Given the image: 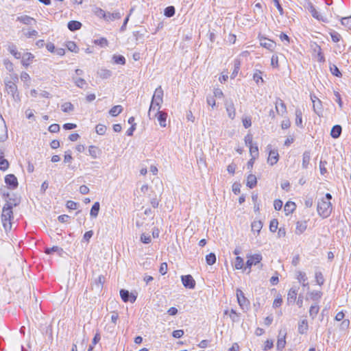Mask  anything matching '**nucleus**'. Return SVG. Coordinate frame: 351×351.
<instances>
[{
  "mask_svg": "<svg viewBox=\"0 0 351 351\" xmlns=\"http://www.w3.org/2000/svg\"><path fill=\"white\" fill-rule=\"evenodd\" d=\"M332 197L327 193L324 197L321 198L317 202V213L323 219L328 217L332 211V205L330 202Z\"/></svg>",
  "mask_w": 351,
  "mask_h": 351,
  "instance_id": "nucleus-1",
  "label": "nucleus"
},
{
  "mask_svg": "<svg viewBox=\"0 0 351 351\" xmlns=\"http://www.w3.org/2000/svg\"><path fill=\"white\" fill-rule=\"evenodd\" d=\"M5 90L8 95H10L14 101L19 102L21 97L16 84L11 80H5Z\"/></svg>",
  "mask_w": 351,
  "mask_h": 351,
  "instance_id": "nucleus-2",
  "label": "nucleus"
},
{
  "mask_svg": "<svg viewBox=\"0 0 351 351\" xmlns=\"http://www.w3.org/2000/svg\"><path fill=\"white\" fill-rule=\"evenodd\" d=\"M263 259L262 255L259 254H256L254 255H251L250 256H247V260L246 261V267L245 269H249V273L251 271V267L252 265H256V264L259 263Z\"/></svg>",
  "mask_w": 351,
  "mask_h": 351,
  "instance_id": "nucleus-3",
  "label": "nucleus"
},
{
  "mask_svg": "<svg viewBox=\"0 0 351 351\" xmlns=\"http://www.w3.org/2000/svg\"><path fill=\"white\" fill-rule=\"evenodd\" d=\"M237 298L239 305L243 310L248 308L249 301L245 297L243 292L239 289H237Z\"/></svg>",
  "mask_w": 351,
  "mask_h": 351,
  "instance_id": "nucleus-4",
  "label": "nucleus"
},
{
  "mask_svg": "<svg viewBox=\"0 0 351 351\" xmlns=\"http://www.w3.org/2000/svg\"><path fill=\"white\" fill-rule=\"evenodd\" d=\"M181 280L184 287L186 289H193L195 287V281L190 274L182 276Z\"/></svg>",
  "mask_w": 351,
  "mask_h": 351,
  "instance_id": "nucleus-5",
  "label": "nucleus"
},
{
  "mask_svg": "<svg viewBox=\"0 0 351 351\" xmlns=\"http://www.w3.org/2000/svg\"><path fill=\"white\" fill-rule=\"evenodd\" d=\"M120 296L124 302H130L131 303L135 302L137 296L132 293H130L128 290L121 289Z\"/></svg>",
  "mask_w": 351,
  "mask_h": 351,
  "instance_id": "nucleus-6",
  "label": "nucleus"
},
{
  "mask_svg": "<svg viewBox=\"0 0 351 351\" xmlns=\"http://www.w3.org/2000/svg\"><path fill=\"white\" fill-rule=\"evenodd\" d=\"M5 182L11 189H15L18 186L16 177L14 174H8L5 177Z\"/></svg>",
  "mask_w": 351,
  "mask_h": 351,
  "instance_id": "nucleus-7",
  "label": "nucleus"
},
{
  "mask_svg": "<svg viewBox=\"0 0 351 351\" xmlns=\"http://www.w3.org/2000/svg\"><path fill=\"white\" fill-rule=\"evenodd\" d=\"M225 106L228 117L231 119H234L236 115V112L233 101L232 100H227L225 102Z\"/></svg>",
  "mask_w": 351,
  "mask_h": 351,
  "instance_id": "nucleus-8",
  "label": "nucleus"
},
{
  "mask_svg": "<svg viewBox=\"0 0 351 351\" xmlns=\"http://www.w3.org/2000/svg\"><path fill=\"white\" fill-rule=\"evenodd\" d=\"M313 102V108L314 112L319 116L322 112V106L321 101L316 96H311Z\"/></svg>",
  "mask_w": 351,
  "mask_h": 351,
  "instance_id": "nucleus-9",
  "label": "nucleus"
},
{
  "mask_svg": "<svg viewBox=\"0 0 351 351\" xmlns=\"http://www.w3.org/2000/svg\"><path fill=\"white\" fill-rule=\"evenodd\" d=\"M1 218L13 219L12 206L7 203L3 208Z\"/></svg>",
  "mask_w": 351,
  "mask_h": 351,
  "instance_id": "nucleus-10",
  "label": "nucleus"
},
{
  "mask_svg": "<svg viewBox=\"0 0 351 351\" xmlns=\"http://www.w3.org/2000/svg\"><path fill=\"white\" fill-rule=\"evenodd\" d=\"M276 110L278 114L283 115L287 112V107L285 102L280 98H277L275 102Z\"/></svg>",
  "mask_w": 351,
  "mask_h": 351,
  "instance_id": "nucleus-11",
  "label": "nucleus"
},
{
  "mask_svg": "<svg viewBox=\"0 0 351 351\" xmlns=\"http://www.w3.org/2000/svg\"><path fill=\"white\" fill-rule=\"evenodd\" d=\"M260 44L262 47L270 50L273 51L276 47V43L272 40L263 38L260 40Z\"/></svg>",
  "mask_w": 351,
  "mask_h": 351,
  "instance_id": "nucleus-12",
  "label": "nucleus"
},
{
  "mask_svg": "<svg viewBox=\"0 0 351 351\" xmlns=\"http://www.w3.org/2000/svg\"><path fill=\"white\" fill-rule=\"evenodd\" d=\"M154 117H157V119H158L159 124L161 127H163V128L166 127V125H167L166 121H167V114L165 112H163V111L156 112V113L154 114Z\"/></svg>",
  "mask_w": 351,
  "mask_h": 351,
  "instance_id": "nucleus-13",
  "label": "nucleus"
},
{
  "mask_svg": "<svg viewBox=\"0 0 351 351\" xmlns=\"http://www.w3.org/2000/svg\"><path fill=\"white\" fill-rule=\"evenodd\" d=\"M152 100L161 103L163 102V90L160 86L156 88Z\"/></svg>",
  "mask_w": 351,
  "mask_h": 351,
  "instance_id": "nucleus-14",
  "label": "nucleus"
},
{
  "mask_svg": "<svg viewBox=\"0 0 351 351\" xmlns=\"http://www.w3.org/2000/svg\"><path fill=\"white\" fill-rule=\"evenodd\" d=\"M278 158L279 155L277 150H269L267 161L271 165H274L277 163Z\"/></svg>",
  "mask_w": 351,
  "mask_h": 351,
  "instance_id": "nucleus-15",
  "label": "nucleus"
},
{
  "mask_svg": "<svg viewBox=\"0 0 351 351\" xmlns=\"http://www.w3.org/2000/svg\"><path fill=\"white\" fill-rule=\"evenodd\" d=\"M241 65V62L239 59L236 58L234 60V61H233L234 69H233V71L230 75V77L232 79H234L237 77V75H238V73L240 71Z\"/></svg>",
  "mask_w": 351,
  "mask_h": 351,
  "instance_id": "nucleus-16",
  "label": "nucleus"
},
{
  "mask_svg": "<svg viewBox=\"0 0 351 351\" xmlns=\"http://www.w3.org/2000/svg\"><path fill=\"white\" fill-rule=\"evenodd\" d=\"M296 278L297 280L302 285L303 287L308 286V283L307 282V276L306 274L301 271H296Z\"/></svg>",
  "mask_w": 351,
  "mask_h": 351,
  "instance_id": "nucleus-17",
  "label": "nucleus"
},
{
  "mask_svg": "<svg viewBox=\"0 0 351 351\" xmlns=\"http://www.w3.org/2000/svg\"><path fill=\"white\" fill-rule=\"evenodd\" d=\"M101 154V151L99 147L95 145H90L88 147V155H90L93 158H97Z\"/></svg>",
  "mask_w": 351,
  "mask_h": 351,
  "instance_id": "nucleus-18",
  "label": "nucleus"
},
{
  "mask_svg": "<svg viewBox=\"0 0 351 351\" xmlns=\"http://www.w3.org/2000/svg\"><path fill=\"white\" fill-rule=\"evenodd\" d=\"M17 21H19L25 25H31L33 23H36V20L27 15H23L21 16H18L16 19Z\"/></svg>",
  "mask_w": 351,
  "mask_h": 351,
  "instance_id": "nucleus-19",
  "label": "nucleus"
},
{
  "mask_svg": "<svg viewBox=\"0 0 351 351\" xmlns=\"http://www.w3.org/2000/svg\"><path fill=\"white\" fill-rule=\"evenodd\" d=\"M9 167L8 161L4 158V152L3 149H0V169L2 171H5Z\"/></svg>",
  "mask_w": 351,
  "mask_h": 351,
  "instance_id": "nucleus-20",
  "label": "nucleus"
},
{
  "mask_svg": "<svg viewBox=\"0 0 351 351\" xmlns=\"http://www.w3.org/2000/svg\"><path fill=\"white\" fill-rule=\"evenodd\" d=\"M298 295V289L292 287L289 289L287 295L288 304L293 303L295 301Z\"/></svg>",
  "mask_w": 351,
  "mask_h": 351,
  "instance_id": "nucleus-21",
  "label": "nucleus"
},
{
  "mask_svg": "<svg viewBox=\"0 0 351 351\" xmlns=\"http://www.w3.org/2000/svg\"><path fill=\"white\" fill-rule=\"evenodd\" d=\"M311 152L305 151L302 155V166L303 169H306L308 167L311 160Z\"/></svg>",
  "mask_w": 351,
  "mask_h": 351,
  "instance_id": "nucleus-22",
  "label": "nucleus"
},
{
  "mask_svg": "<svg viewBox=\"0 0 351 351\" xmlns=\"http://www.w3.org/2000/svg\"><path fill=\"white\" fill-rule=\"evenodd\" d=\"M8 138L7 127L5 123L0 124V143L5 142Z\"/></svg>",
  "mask_w": 351,
  "mask_h": 351,
  "instance_id": "nucleus-23",
  "label": "nucleus"
},
{
  "mask_svg": "<svg viewBox=\"0 0 351 351\" xmlns=\"http://www.w3.org/2000/svg\"><path fill=\"white\" fill-rule=\"evenodd\" d=\"M342 132V128L340 125H334L330 131V136L333 138H337L341 136Z\"/></svg>",
  "mask_w": 351,
  "mask_h": 351,
  "instance_id": "nucleus-24",
  "label": "nucleus"
},
{
  "mask_svg": "<svg viewBox=\"0 0 351 351\" xmlns=\"http://www.w3.org/2000/svg\"><path fill=\"white\" fill-rule=\"evenodd\" d=\"M306 228H307V223L306 221H298L297 224H296L295 233L297 234H301L306 230Z\"/></svg>",
  "mask_w": 351,
  "mask_h": 351,
  "instance_id": "nucleus-25",
  "label": "nucleus"
},
{
  "mask_svg": "<svg viewBox=\"0 0 351 351\" xmlns=\"http://www.w3.org/2000/svg\"><path fill=\"white\" fill-rule=\"evenodd\" d=\"M81 27L82 23L77 21H71L67 24L68 29L71 32L78 30Z\"/></svg>",
  "mask_w": 351,
  "mask_h": 351,
  "instance_id": "nucleus-26",
  "label": "nucleus"
},
{
  "mask_svg": "<svg viewBox=\"0 0 351 351\" xmlns=\"http://www.w3.org/2000/svg\"><path fill=\"white\" fill-rule=\"evenodd\" d=\"M319 311V305L315 303L314 304H312L309 309V315L311 317L312 319H314L316 316L317 315Z\"/></svg>",
  "mask_w": 351,
  "mask_h": 351,
  "instance_id": "nucleus-27",
  "label": "nucleus"
},
{
  "mask_svg": "<svg viewBox=\"0 0 351 351\" xmlns=\"http://www.w3.org/2000/svg\"><path fill=\"white\" fill-rule=\"evenodd\" d=\"M162 103L159 101H154L152 100L151 104L149 106L148 116L150 117L152 111L156 110V112L160 111V108H161V105Z\"/></svg>",
  "mask_w": 351,
  "mask_h": 351,
  "instance_id": "nucleus-28",
  "label": "nucleus"
},
{
  "mask_svg": "<svg viewBox=\"0 0 351 351\" xmlns=\"http://www.w3.org/2000/svg\"><path fill=\"white\" fill-rule=\"evenodd\" d=\"M256 177L253 174H250L247 178V186L250 189H253L256 185Z\"/></svg>",
  "mask_w": 351,
  "mask_h": 351,
  "instance_id": "nucleus-29",
  "label": "nucleus"
},
{
  "mask_svg": "<svg viewBox=\"0 0 351 351\" xmlns=\"http://www.w3.org/2000/svg\"><path fill=\"white\" fill-rule=\"evenodd\" d=\"M34 56L31 53H26L22 57L21 62L23 65L27 66L32 61Z\"/></svg>",
  "mask_w": 351,
  "mask_h": 351,
  "instance_id": "nucleus-30",
  "label": "nucleus"
},
{
  "mask_svg": "<svg viewBox=\"0 0 351 351\" xmlns=\"http://www.w3.org/2000/svg\"><path fill=\"white\" fill-rule=\"evenodd\" d=\"M308 10L315 19L319 21H323L322 16L317 11V10L315 9L313 4L311 3L308 5Z\"/></svg>",
  "mask_w": 351,
  "mask_h": 351,
  "instance_id": "nucleus-31",
  "label": "nucleus"
},
{
  "mask_svg": "<svg viewBox=\"0 0 351 351\" xmlns=\"http://www.w3.org/2000/svg\"><path fill=\"white\" fill-rule=\"evenodd\" d=\"M295 124L297 126L302 128V112L300 108L295 110Z\"/></svg>",
  "mask_w": 351,
  "mask_h": 351,
  "instance_id": "nucleus-32",
  "label": "nucleus"
},
{
  "mask_svg": "<svg viewBox=\"0 0 351 351\" xmlns=\"http://www.w3.org/2000/svg\"><path fill=\"white\" fill-rule=\"evenodd\" d=\"M97 74L101 79H108L111 77L112 71L106 69H101L97 71Z\"/></svg>",
  "mask_w": 351,
  "mask_h": 351,
  "instance_id": "nucleus-33",
  "label": "nucleus"
},
{
  "mask_svg": "<svg viewBox=\"0 0 351 351\" xmlns=\"http://www.w3.org/2000/svg\"><path fill=\"white\" fill-rule=\"evenodd\" d=\"M308 322L306 319H303L299 323L298 332L300 334H304L308 330Z\"/></svg>",
  "mask_w": 351,
  "mask_h": 351,
  "instance_id": "nucleus-34",
  "label": "nucleus"
},
{
  "mask_svg": "<svg viewBox=\"0 0 351 351\" xmlns=\"http://www.w3.org/2000/svg\"><path fill=\"white\" fill-rule=\"evenodd\" d=\"M286 335H287V332H283V335H282V337H278V341H277V349L278 350H282L285 345H286V340H285V338H286Z\"/></svg>",
  "mask_w": 351,
  "mask_h": 351,
  "instance_id": "nucleus-35",
  "label": "nucleus"
},
{
  "mask_svg": "<svg viewBox=\"0 0 351 351\" xmlns=\"http://www.w3.org/2000/svg\"><path fill=\"white\" fill-rule=\"evenodd\" d=\"M123 111V107L120 105L113 106L109 111V114L112 117H117Z\"/></svg>",
  "mask_w": 351,
  "mask_h": 351,
  "instance_id": "nucleus-36",
  "label": "nucleus"
},
{
  "mask_svg": "<svg viewBox=\"0 0 351 351\" xmlns=\"http://www.w3.org/2000/svg\"><path fill=\"white\" fill-rule=\"evenodd\" d=\"M295 204L293 202H288L285 205L284 209L287 215L290 214L295 209Z\"/></svg>",
  "mask_w": 351,
  "mask_h": 351,
  "instance_id": "nucleus-37",
  "label": "nucleus"
},
{
  "mask_svg": "<svg viewBox=\"0 0 351 351\" xmlns=\"http://www.w3.org/2000/svg\"><path fill=\"white\" fill-rule=\"evenodd\" d=\"M100 205L98 202H95L93 205L90 215L92 217H97L99 211Z\"/></svg>",
  "mask_w": 351,
  "mask_h": 351,
  "instance_id": "nucleus-38",
  "label": "nucleus"
},
{
  "mask_svg": "<svg viewBox=\"0 0 351 351\" xmlns=\"http://www.w3.org/2000/svg\"><path fill=\"white\" fill-rule=\"evenodd\" d=\"M112 60L117 64L124 65L125 64V58L121 55H113Z\"/></svg>",
  "mask_w": 351,
  "mask_h": 351,
  "instance_id": "nucleus-39",
  "label": "nucleus"
},
{
  "mask_svg": "<svg viewBox=\"0 0 351 351\" xmlns=\"http://www.w3.org/2000/svg\"><path fill=\"white\" fill-rule=\"evenodd\" d=\"M251 227L252 232H256L259 233L263 228V223L261 221H254L252 223Z\"/></svg>",
  "mask_w": 351,
  "mask_h": 351,
  "instance_id": "nucleus-40",
  "label": "nucleus"
},
{
  "mask_svg": "<svg viewBox=\"0 0 351 351\" xmlns=\"http://www.w3.org/2000/svg\"><path fill=\"white\" fill-rule=\"evenodd\" d=\"M253 80L256 82L257 85H259L260 83L263 84L264 81L262 77V72L261 71L256 70L253 75Z\"/></svg>",
  "mask_w": 351,
  "mask_h": 351,
  "instance_id": "nucleus-41",
  "label": "nucleus"
},
{
  "mask_svg": "<svg viewBox=\"0 0 351 351\" xmlns=\"http://www.w3.org/2000/svg\"><path fill=\"white\" fill-rule=\"evenodd\" d=\"M12 219L1 218L3 226L5 232L10 231L12 229Z\"/></svg>",
  "mask_w": 351,
  "mask_h": 351,
  "instance_id": "nucleus-42",
  "label": "nucleus"
},
{
  "mask_svg": "<svg viewBox=\"0 0 351 351\" xmlns=\"http://www.w3.org/2000/svg\"><path fill=\"white\" fill-rule=\"evenodd\" d=\"M121 17V15L119 12H114V13H110V12H106V21H114L115 19H119Z\"/></svg>",
  "mask_w": 351,
  "mask_h": 351,
  "instance_id": "nucleus-43",
  "label": "nucleus"
},
{
  "mask_svg": "<svg viewBox=\"0 0 351 351\" xmlns=\"http://www.w3.org/2000/svg\"><path fill=\"white\" fill-rule=\"evenodd\" d=\"M8 50L10 52V53L14 56L15 58H21V53L17 51L16 47L14 45L12 44L11 45H10L8 47Z\"/></svg>",
  "mask_w": 351,
  "mask_h": 351,
  "instance_id": "nucleus-44",
  "label": "nucleus"
},
{
  "mask_svg": "<svg viewBox=\"0 0 351 351\" xmlns=\"http://www.w3.org/2000/svg\"><path fill=\"white\" fill-rule=\"evenodd\" d=\"M229 316L233 322H239L240 321V313H237L234 309L230 311Z\"/></svg>",
  "mask_w": 351,
  "mask_h": 351,
  "instance_id": "nucleus-45",
  "label": "nucleus"
},
{
  "mask_svg": "<svg viewBox=\"0 0 351 351\" xmlns=\"http://www.w3.org/2000/svg\"><path fill=\"white\" fill-rule=\"evenodd\" d=\"M61 109L64 112H69L74 110V106L71 102H65L61 106Z\"/></svg>",
  "mask_w": 351,
  "mask_h": 351,
  "instance_id": "nucleus-46",
  "label": "nucleus"
},
{
  "mask_svg": "<svg viewBox=\"0 0 351 351\" xmlns=\"http://www.w3.org/2000/svg\"><path fill=\"white\" fill-rule=\"evenodd\" d=\"M176 9L173 6L170 5L167 7L164 10V14L167 17H171L175 14Z\"/></svg>",
  "mask_w": 351,
  "mask_h": 351,
  "instance_id": "nucleus-47",
  "label": "nucleus"
},
{
  "mask_svg": "<svg viewBox=\"0 0 351 351\" xmlns=\"http://www.w3.org/2000/svg\"><path fill=\"white\" fill-rule=\"evenodd\" d=\"M62 251H63V250L61 247H59L58 246H53L52 247H47L45 250V252L47 254H51L53 252H58V253L60 254Z\"/></svg>",
  "mask_w": 351,
  "mask_h": 351,
  "instance_id": "nucleus-48",
  "label": "nucleus"
},
{
  "mask_svg": "<svg viewBox=\"0 0 351 351\" xmlns=\"http://www.w3.org/2000/svg\"><path fill=\"white\" fill-rule=\"evenodd\" d=\"M206 263L209 265H213L216 262V256L214 253H210L206 256Z\"/></svg>",
  "mask_w": 351,
  "mask_h": 351,
  "instance_id": "nucleus-49",
  "label": "nucleus"
},
{
  "mask_svg": "<svg viewBox=\"0 0 351 351\" xmlns=\"http://www.w3.org/2000/svg\"><path fill=\"white\" fill-rule=\"evenodd\" d=\"M243 266H244V261H243V259L237 256L235 258V262H234V267L237 269H241L243 268Z\"/></svg>",
  "mask_w": 351,
  "mask_h": 351,
  "instance_id": "nucleus-50",
  "label": "nucleus"
},
{
  "mask_svg": "<svg viewBox=\"0 0 351 351\" xmlns=\"http://www.w3.org/2000/svg\"><path fill=\"white\" fill-rule=\"evenodd\" d=\"M315 278L316 282L319 285L321 286L324 283V278L321 271H316L315 274Z\"/></svg>",
  "mask_w": 351,
  "mask_h": 351,
  "instance_id": "nucleus-51",
  "label": "nucleus"
},
{
  "mask_svg": "<svg viewBox=\"0 0 351 351\" xmlns=\"http://www.w3.org/2000/svg\"><path fill=\"white\" fill-rule=\"evenodd\" d=\"M330 70L333 75L339 77H341L342 74L335 64H331L330 65Z\"/></svg>",
  "mask_w": 351,
  "mask_h": 351,
  "instance_id": "nucleus-52",
  "label": "nucleus"
},
{
  "mask_svg": "<svg viewBox=\"0 0 351 351\" xmlns=\"http://www.w3.org/2000/svg\"><path fill=\"white\" fill-rule=\"evenodd\" d=\"M73 80H74L75 85L80 88H84V86H87L86 82L83 78H81V77L76 78V79L73 78Z\"/></svg>",
  "mask_w": 351,
  "mask_h": 351,
  "instance_id": "nucleus-53",
  "label": "nucleus"
},
{
  "mask_svg": "<svg viewBox=\"0 0 351 351\" xmlns=\"http://www.w3.org/2000/svg\"><path fill=\"white\" fill-rule=\"evenodd\" d=\"M250 147V152L252 157L254 158H256L258 156V145L256 144L252 145L249 147Z\"/></svg>",
  "mask_w": 351,
  "mask_h": 351,
  "instance_id": "nucleus-54",
  "label": "nucleus"
},
{
  "mask_svg": "<svg viewBox=\"0 0 351 351\" xmlns=\"http://www.w3.org/2000/svg\"><path fill=\"white\" fill-rule=\"evenodd\" d=\"M94 43L97 45L101 46V47H104L108 46V42L106 38H101L99 39L95 40Z\"/></svg>",
  "mask_w": 351,
  "mask_h": 351,
  "instance_id": "nucleus-55",
  "label": "nucleus"
},
{
  "mask_svg": "<svg viewBox=\"0 0 351 351\" xmlns=\"http://www.w3.org/2000/svg\"><path fill=\"white\" fill-rule=\"evenodd\" d=\"M94 12H95V15H97L98 17L103 18L106 20V12L101 8H95Z\"/></svg>",
  "mask_w": 351,
  "mask_h": 351,
  "instance_id": "nucleus-56",
  "label": "nucleus"
},
{
  "mask_svg": "<svg viewBox=\"0 0 351 351\" xmlns=\"http://www.w3.org/2000/svg\"><path fill=\"white\" fill-rule=\"evenodd\" d=\"M330 35L331 36L332 40L334 43H337V42L340 41V40L341 39V36L338 32H337L335 31L330 32Z\"/></svg>",
  "mask_w": 351,
  "mask_h": 351,
  "instance_id": "nucleus-57",
  "label": "nucleus"
},
{
  "mask_svg": "<svg viewBox=\"0 0 351 351\" xmlns=\"http://www.w3.org/2000/svg\"><path fill=\"white\" fill-rule=\"evenodd\" d=\"M96 132L99 135H104L106 132V127L104 125L102 124H98L96 128Z\"/></svg>",
  "mask_w": 351,
  "mask_h": 351,
  "instance_id": "nucleus-58",
  "label": "nucleus"
},
{
  "mask_svg": "<svg viewBox=\"0 0 351 351\" xmlns=\"http://www.w3.org/2000/svg\"><path fill=\"white\" fill-rule=\"evenodd\" d=\"M278 221L277 219H274L271 221L269 224V230L272 232H275L278 229Z\"/></svg>",
  "mask_w": 351,
  "mask_h": 351,
  "instance_id": "nucleus-59",
  "label": "nucleus"
},
{
  "mask_svg": "<svg viewBox=\"0 0 351 351\" xmlns=\"http://www.w3.org/2000/svg\"><path fill=\"white\" fill-rule=\"evenodd\" d=\"M141 241L143 243L148 244L152 241L151 236L149 234L143 233L141 235Z\"/></svg>",
  "mask_w": 351,
  "mask_h": 351,
  "instance_id": "nucleus-60",
  "label": "nucleus"
},
{
  "mask_svg": "<svg viewBox=\"0 0 351 351\" xmlns=\"http://www.w3.org/2000/svg\"><path fill=\"white\" fill-rule=\"evenodd\" d=\"M341 24L351 29V16L349 17H343L341 20Z\"/></svg>",
  "mask_w": 351,
  "mask_h": 351,
  "instance_id": "nucleus-61",
  "label": "nucleus"
},
{
  "mask_svg": "<svg viewBox=\"0 0 351 351\" xmlns=\"http://www.w3.org/2000/svg\"><path fill=\"white\" fill-rule=\"evenodd\" d=\"M93 235V232L92 230H89L88 232H86L83 236L82 241L88 243L90 238Z\"/></svg>",
  "mask_w": 351,
  "mask_h": 351,
  "instance_id": "nucleus-62",
  "label": "nucleus"
},
{
  "mask_svg": "<svg viewBox=\"0 0 351 351\" xmlns=\"http://www.w3.org/2000/svg\"><path fill=\"white\" fill-rule=\"evenodd\" d=\"M252 140H253V136L251 134H247L245 136V143L247 146L250 147L251 145H252Z\"/></svg>",
  "mask_w": 351,
  "mask_h": 351,
  "instance_id": "nucleus-63",
  "label": "nucleus"
},
{
  "mask_svg": "<svg viewBox=\"0 0 351 351\" xmlns=\"http://www.w3.org/2000/svg\"><path fill=\"white\" fill-rule=\"evenodd\" d=\"M66 47L69 51L75 52H76V49L77 48L76 44L72 41H69L67 43Z\"/></svg>",
  "mask_w": 351,
  "mask_h": 351,
  "instance_id": "nucleus-64",
  "label": "nucleus"
}]
</instances>
